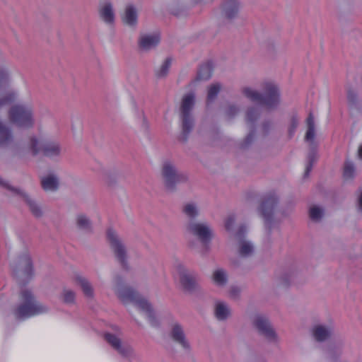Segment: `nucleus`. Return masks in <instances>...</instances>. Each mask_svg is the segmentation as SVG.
<instances>
[{
	"mask_svg": "<svg viewBox=\"0 0 362 362\" xmlns=\"http://www.w3.org/2000/svg\"><path fill=\"white\" fill-rule=\"evenodd\" d=\"M169 336L174 341L181 343V327L178 322L172 324Z\"/></svg>",
	"mask_w": 362,
	"mask_h": 362,
	"instance_id": "nucleus-36",
	"label": "nucleus"
},
{
	"mask_svg": "<svg viewBox=\"0 0 362 362\" xmlns=\"http://www.w3.org/2000/svg\"><path fill=\"white\" fill-rule=\"evenodd\" d=\"M239 8L238 0H224L221 5V16L228 21H232L238 16Z\"/></svg>",
	"mask_w": 362,
	"mask_h": 362,
	"instance_id": "nucleus-19",
	"label": "nucleus"
},
{
	"mask_svg": "<svg viewBox=\"0 0 362 362\" xmlns=\"http://www.w3.org/2000/svg\"><path fill=\"white\" fill-rule=\"evenodd\" d=\"M186 230L199 240L204 250H209L214 233L209 223L190 221L186 226Z\"/></svg>",
	"mask_w": 362,
	"mask_h": 362,
	"instance_id": "nucleus-6",
	"label": "nucleus"
},
{
	"mask_svg": "<svg viewBox=\"0 0 362 362\" xmlns=\"http://www.w3.org/2000/svg\"><path fill=\"white\" fill-rule=\"evenodd\" d=\"M358 209L362 211V191L358 200Z\"/></svg>",
	"mask_w": 362,
	"mask_h": 362,
	"instance_id": "nucleus-51",
	"label": "nucleus"
},
{
	"mask_svg": "<svg viewBox=\"0 0 362 362\" xmlns=\"http://www.w3.org/2000/svg\"><path fill=\"white\" fill-rule=\"evenodd\" d=\"M212 64L211 62H206L200 66L197 75V79L199 81H206L211 78L212 75Z\"/></svg>",
	"mask_w": 362,
	"mask_h": 362,
	"instance_id": "nucleus-31",
	"label": "nucleus"
},
{
	"mask_svg": "<svg viewBox=\"0 0 362 362\" xmlns=\"http://www.w3.org/2000/svg\"><path fill=\"white\" fill-rule=\"evenodd\" d=\"M251 322L257 332L268 342L277 344L279 341V337L267 315L255 313L251 317Z\"/></svg>",
	"mask_w": 362,
	"mask_h": 362,
	"instance_id": "nucleus-7",
	"label": "nucleus"
},
{
	"mask_svg": "<svg viewBox=\"0 0 362 362\" xmlns=\"http://www.w3.org/2000/svg\"><path fill=\"white\" fill-rule=\"evenodd\" d=\"M28 147L33 155L39 153L50 159H58L62 155V147L59 142L52 140L38 139L31 136Z\"/></svg>",
	"mask_w": 362,
	"mask_h": 362,
	"instance_id": "nucleus-4",
	"label": "nucleus"
},
{
	"mask_svg": "<svg viewBox=\"0 0 362 362\" xmlns=\"http://www.w3.org/2000/svg\"><path fill=\"white\" fill-rule=\"evenodd\" d=\"M75 282L76 285L81 288L86 297L88 298H93V288L88 279L80 275H77L75 278Z\"/></svg>",
	"mask_w": 362,
	"mask_h": 362,
	"instance_id": "nucleus-28",
	"label": "nucleus"
},
{
	"mask_svg": "<svg viewBox=\"0 0 362 362\" xmlns=\"http://www.w3.org/2000/svg\"><path fill=\"white\" fill-rule=\"evenodd\" d=\"M195 95L190 93L182 98V141L184 136L188 134L194 127V119L191 114L194 105Z\"/></svg>",
	"mask_w": 362,
	"mask_h": 362,
	"instance_id": "nucleus-11",
	"label": "nucleus"
},
{
	"mask_svg": "<svg viewBox=\"0 0 362 362\" xmlns=\"http://www.w3.org/2000/svg\"><path fill=\"white\" fill-rule=\"evenodd\" d=\"M347 100L350 105L355 106L357 104V94L352 88L347 90Z\"/></svg>",
	"mask_w": 362,
	"mask_h": 362,
	"instance_id": "nucleus-44",
	"label": "nucleus"
},
{
	"mask_svg": "<svg viewBox=\"0 0 362 362\" xmlns=\"http://www.w3.org/2000/svg\"><path fill=\"white\" fill-rule=\"evenodd\" d=\"M342 343L338 344H332L329 347V354L332 356L340 355L341 353Z\"/></svg>",
	"mask_w": 362,
	"mask_h": 362,
	"instance_id": "nucleus-49",
	"label": "nucleus"
},
{
	"mask_svg": "<svg viewBox=\"0 0 362 362\" xmlns=\"http://www.w3.org/2000/svg\"><path fill=\"white\" fill-rule=\"evenodd\" d=\"M0 185L5 187L14 192L16 194H19L21 196L25 202L27 203L29 209L32 214L36 218H40L43 215V211L40 207V206L36 203L34 200L30 199L25 192L23 191L11 187L8 183H6L2 178L0 177Z\"/></svg>",
	"mask_w": 362,
	"mask_h": 362,
	"instance_id": "nucleus-14",
	"label": "nucleus"
},
{
	"mask_svg": "<svg viewBox=\"0 0 362 362\" xmlns=\"http://www.w3.org/2000/svg\"><path fill=\"white\" fill-rule=\"evenodd\" d=\"M105 340L120 355L124 357H130L134 354L133 348L126 344H122L121 339L111 333L104 334Z\"/></svg>",
	"mask_w": 362,
	"mask_h": 362,
	"instance_id": "nucleus-13",
	"label": "nucleus"
},
{
	"mask_svg": "<svg viewBox=\"0 0 362 362\" xmlns=\"http://www.w3.org/2000/svg\"><path fill=\"white\" fill-rule=\"evenodd\" d=\"M114 291L118 298L124 304L132 303L138 308H145L147 306V300L134 288L127 285L123 279L119 276L115 279Z\"/></svg>",
	"mask_w": 362,
	"mask_h": 362,
	"instance_id": "nucleus-5",
	"label": "nucleus"
},
{
	"mask_svg": "<svg viewBox=\"0 0 362 362\" xmlns=\"http://www.w3.org/2000/svg\"><path fill=\"white\" fill-rule=\"evenodd\" d=\"M358 158L362 160V144L360 145L358 150Z\"/></svg>",
	"mask_w": 362,
	"mask_h": 362,
	"instance_id": "nucleus-52",
	"label": "nucleus"
},
{
	"mask_svg": "<svg viewBox=\"0 0 362 362\" xmlns=\"http://www.w3.org/2000/svg\"><path fill=\"white\" fill-rule=\"evenodd\" d=\"M21 304L14 310V315L18 320H25L34 315L45 313L49 310V308L37 301L28 289L21 291Z\"/></svg>",
	"mask_w": 362,
	"mask_h": 362,
	"instance_id": "nucleus-2",
	"label": "nucleus"
},
{
	"mask_svg": "<svg viewBox=\"0 0 362 362\" xmlns=\"http://www.w3.org/2000/svg\"><path fill=\"white\" fill-rule=\"evenodd\" d=\"M307 122V132L305 136V141L307 142L313 143L315 136V122L314 117L311 112L309 113V115L306 120Z\"/></svg>",
	"mask_w": 362,
	"mask_h": 362,
	"instance_id": "nucleus-32",
	"label": "nucleus"
},
{
	"mask_svg": "<svg viewBox=\"0 0 362 362\" xmlns=\"http://www.w3.org/2000/svg\"><path fill=\"white\" fill-rule=\"evenodd\" d=\"M299 119L296 116H293L291 119L290 126L288 128V135L290 137H292L294 134V132L298 125Z\"/></svg>",
	"mask_w": 362,
	"mask_h": 362,
	"instance_id": "nucleus-45",
	"label": "nucleus"
},
{
	"mask_svg": "<svg viewBox=\"0 0 362 362\" xmlns=\"http://www.w3.org/2000/svg\"><path fill=\"white\" fill-rule=\"evenodd\" d=\"M317 160V155L314 150L310 151L308 156V164L305 168L304 176L307 177L313 168L314 163Z\"/></svg>",
	"mask_w": 362,
	"mask_h": 362,
	"instance_id": "nucleus-40",
	"label": "nucleus"
},
{
	"mask_svg": "<svg viewBox=\"0 0 362 362\" xmlns=\"http://www.w3.org/2000/svg\"><path fill=\"white\" fill-rule=\"evenodd\" d=\"M240 111V109L238 106L235 105H228L227 108L226 109V115L229 118L233 117L236 115Z\"/></svg>",
	"mask_w": 362,
	"mask_h": 362,
	"instance_id": "nucleus-47",
	"label": "nucleus"
},
{
	"mask_svg": "<svg viewBox=\"0 0 362 362\" xmlns=\"http://www.w3.org/2000/svg\"><path fill=\"white\" fill-rule=\"evenodd\" d=\"M215 272H221V270H216Z\"/></svg>",
	"mask_w": 362,
	"mask_h": 362,
	"instance_id": "nucleus-54",
	"label": "nucleus"
},
{
	"mask_svg": "<svg viewBox=\"0 0 362 362\" xmlns=\"http://www.w3.org/2000/svg\"><path fill=\"white\" fill-rule=\"evenodd\" d=\"M333 331L331 325H316L313 328V334L315 340L322 341L329 338Z\"/></svg>",
	"mask_w": 362,
	"mask_h": 362,
	"instance_id": "nucleus-22",
	"label": "nucleus"
},
{
	"mask_svg": "<svg viewBox=\"0 0 362 362\" xmlns=\"http://www.w3.org/2000/svg\"><path fill=\"white\" fill-rule=\"evenodd\" d=\"M9 121L22 129H31L35 124L33 107L30 104H18L8 110Z\"/></svg>",
	"mask_w": 362,
	"mask_h": 362,
	"instance_id": "nucleus-3",
	"label": "nucleus"
},
{
	"mask_svg": "<svg viewBox=\"0 0 362 362\" xmlns=\"http://www.w3.org/2000/svg\"><path fill=\"white\" fill-rule=\"evenodd\" d=\"M21 274H23V276H28L29 273H26V272H24V273H21Z\"/></svg>",
	"mask_w": 362,
	"mask_h": 362,
	"instance_id": "nucleus-53",
	"label": "nucleus"
},
{
	"mask_svg": "<svg viewBox=\"0 0 362 362\" xmlns=\"http://www.w3.org/2000/svg\"><path fill=\"white\" fill-rule=\"evenodd\" d=\"M279 202V199L274 193L264 196L259 208L260 215L264 218V226L268 235L272 233L274 223V210Z\"/></svg>",
	"mask_w": 362,
	"mask_h": 362,
	"instance_id": "nucleus-9",
	"label": "nucleus"
},
{
	"mask_svg": "<svg viewBox=\"0 0 362 362\" xmlns=\"http://www.w3.org/2000/svg\"><path fill=\"white\" fill-rule=\"evenodd\" d=\"M246 227L240 226L235 233V238L238 241V252L242 257H249L254 252L253 245L245 239Z\"/></svg>",
	"mask_w": 362,
	"mask_h": 362,
	"instance_id": "nucleus-15",
	"label": "nucleus"
},
{
	"mask_svg": "<svg viewBox=\"0 0 362 362\" xmlns=\"http://www.w3.org/2000/svg\"><path fill=\"white\" fill-rule=\"evenodd\" d=\"M180 0H168V6L170 11L174 15H178Z\"/></svg>",
	"mask_w": 362,
	"mask_h": 362,
	"instance_id": "nucleus-43",
	"label": "nucleus"
},
{
	"mask_svg": "<svg viewBox=\"0 0 362 362\" xmlns=\"http://www.w3.org/2000/svg\"><path fill=\"white\" fill-rule=\"evenodd\" d=\"M173 59L170 57L165 58L160 66L154 69V75L157 79H163L169 74Z\"/></svg>",
	"mask_w": 362,
	"mask_h": 362,
	"instance_id": "nucleus-29",
	"label": "nucleus"
},
{
	"mask_svg": "<svg viewBox=\"0 0 362 362\" xmlns=\"http://www.w3.org/2000/svg\"><path fill=\"white\" fill-rule=\"evenodd\" d=\"M182 212L191 221H194L199 214V209L197 203L193 202H187L182 207Z\"/></svg>",
	"mask_w": 362,
	"mask_h": 362,
	"instance_id": "nucleus-30",
	"label": "nucleus"
},
{
	"mask_svg": "<svg viewBox=\"0 0 362 362\" xmlns=\"http://www.w3.org/2000/svg\"><path fill=\"white\" fill-rule=\"evenodd\" d=\"M160 177L166 192L173 193L177 189L180 177L178 169L173 162L170 160L163 162L160 168Z\"/></svg>",
	"mask_w": 362,
	"mask_h": 362,
	"instance_id": "nucleus-8",
	"label": "nucleus"
},
{
	"mask_svg": "<svg viewBox=\"0 0 362 362\" xmlns=\"http://www.w3.org/2000/svg\"><path fill=\"white\" fill-rule=\"evenodd\" d=\"M272 127V122L265 120L262 123L261 125V133L263 136H267Z\"/></svg>",
	"mask_w": 362,
	"mask_h": 362,
	"instance_id": "nucleus-48",
	"label": "nucleus"
},
{
	"mask_svg": "<svg viewBox=\"0 0 362 362\" xmlns=\"http://www.w3.org/2000/svg\"><path fill=\"white\" fill-rule=\"evenodd\" d=\"M213 314L218 322H226L232 317V308L226 301L216 300L213 305Z\"/></svg>",
	"mask_w": 362,
	"mask_h": 362,
	"instance_id": "nucleus-17",
	"label": "nucleus"
},
{
	"mask_svg": "<svg viewBox=\"0 0 362 362\" xmlns=\"http://www.w3.org/2000/svg\"><path fill=\"white\" fill-rule=\"evenodd\" d=\"M141 310L147 317L150 324L153 327H157L159 325V321L155 315L153 310L151 308V304L147 301V306L145 308H139Z\"/></svg>",
	"mask_w": 362,
	"mask_h": 362,
	"instance_id": "nucleus-33",
	"label": "nucleus"
},
{
	"mask_svg": "<svg viewBox=\"0 0 362 362\" xmlns=\"http://www.w3.org/2000/svg\"><path fill=\"white\" fill-rule=\"evenodd\" d=\"M13 135L11 129L5 123L0 121V145L8 146L12 143Z\"/></svg>",
	"mask_w": 362,
	"mask_h": 362,
	"instance_id": "nucleus-26",
	"label": "nucleus"
},
{
	"mask_svg": "<svg viewBox=\"0 0 362 362\" xmlns=\"http://www.w3.org/2000/svg\"><path fill=\"white\" fill-rule=\"evenodd\" d=\"M260 114L261 110L257 107L252 106L247 108L245 119L247 124L250 125V132L241 144V148H246L253 142L255 136V123L259 119Z\"/></svg>",
	"mask_w": 362,
	"mask_h": 362,
	"instance_id": "nucleus-12",
	"label": "nucleus"
},
{
	"mask_svg": "<svg viewBox=\"0 0 362 362\" xmlns=\"http://www.w3.org/2000/svg\"><path fill=\"white\" fill-rule=\"evenodd\" d=\"M221 86L219 83L211 85L208 90L207 100L208 101H213L218 95Z\"/></svg>",
	"mask_w": 362,
	"mask_h": 362,
	"instance_id": "nucleus-41",
	"label": "nucleus"
},
{
	"mask_svg": "<svg viewBox=\"0 0 362 362\" xmlns=\"http://www.w3.org/2000/svg\"><path fill=\"white\" fill-rule=\"evenodd\" d=\"M211 279L218 286H223L226 284L228 278L226 273H214Z\"/></svg>",
	"mask_w": 362,
	"mask_h": 362,
	"instance_id": "nucleus-39",
	"label": "nucleus"
},
{
	"mask_svg": "<svg viewBox=\"0 0 362 362\" xmlns=\"http://www.w3.org/2000/svg\"><path fill=\"white\" fill-rule=\"evenodd\" d=\"M183 354L186 358L194 361V356L192 353L190 345L189 342L182 337V355Z\"/></svg>",
	"mask_w": 362,
	"mask_h": 362,
	"instance_id": "nucleus-42",
	"label": "nucleus"
},
{
	"mask_svg": "<svg viewBox=\"0 0 362 362\" xmlns=\"http://www.w3.org/2000/svg\"><path fill=\"white\" fill-rule=\"evenodd\" d=\"M262 92L250 86H243L240 93L249 100L257 103L268 110L276 109L281 103L279 87L272 82H264L262 85Z\"/></svg>",
	"mask_w": 362,
	"mask_h": 362,
	"instance_id": "nucleus-1",
	"label": "nucleus"
},
{
	"mask_svg": "<svg viewBox=\"0 0 362 362\" xmlns=\"http://www.w3.org/2000/svg\"><path fill=\"white\" fill-rule=\"evenodd\" d=\"M323 214V209L319 206H313L310 208L309 216L313 221H320L322 218Z\"/></svg>",
	"mask_w": 362,
	"mask_h": 362,
	"instance_id": "nucleus-38",
	"label": "nucleus"
},
{
	"mask_svg": "<svg viewBox=\"0 0 362 362\" xmlns=\"http://www.w3.org/2000/svg\"><path fill=\"white\" fill-rule=\"evenodd\" d=\"M9 80V71L6 68H0V109L15 100L16 94L13 92L3 93Z\"/></svg>",
	"mask_w": 362,
	"mask_h": 362,
	"instance_id": "nucleus-16",
	"label": "nucleus"
},
{
	"mask_svg": "<svg viewBox=\"0 0 362 362\" xmlns=\"http://www.w3.org/2000/svg\"><path fill=\"white\" fill-rule=\"evenodd\" d=\"M122 20L124 23L130 27H135L138 21V12L133 5H127L122 16Z\"/></svg>",
	"mask_w": 362,
	"mask_h": 362,
	"instance_id": "nucleus-21",
	"label": "nucleus"
},
{
	"mask_svg": "<svg viewBox=\"0 0 362 362\" xmlns=\"http://www.w3.org/2000/svg\"><path fill=\"white\" fill-rule=\"evenodd\" d=\"M100 18L106 24L111 25L115 21V13L111 3L105 2L98 9Z\"/></svg>",
	"mask_w": 362,
	"mask_h": 362,
	"instance_id": "nucleus-20",
	"label": "nucleus"
},
{
	"mask_svg": "<svg viewBox=\"0 0 362 362\" xmlns=\"http://www.w3.org/2000/svg\"><path fill=\"white\" fill-rule=\"evenodd\" d=\"M235 222L234 214H230L225 220L224 226L226 230L231 231Z\"/></svg>",
	"mask_w": 362,
	"mask_h": 362,
	"instance_id": "nucleus-46",
	"label": "nucleus"
},
{
	"mask_svg": "<svg viewBox=\"0 0 362 362\" xmlns=\"http://www.w3.org/2000/svg\"><path fill=\"white\" fill-rule=\"evenodd\" d=\"M302 273H281L279 279V284L283 286H288L293 284H302L300 281Z\"/></svg>",
	"mask_w": 362,
	"mask_h": 362,
	"instance_id": "nucleus-24",
	"label": "nucleus"
},
{
	"mask_svg": "<svg viewBox=\"0 0 362 362\" xmlns=\"http://www.w3.org/2000/svg\"><path fill=\"white\" fill-rule=\"evenodd\" d=\"M60 298L63 303L69 305L75 303L76 293L68 288H64L60 295Z\"/></svg>",
	"mask_w": 362,
	"mask_h": 362,
	"instance_id": "nucleus-35",
	"label": "nucleus"
},
{
	"mask_svg": "<svg viewBox=\"0 0 362 362\" xmlns=\"http://www.w3.org/2000/svg\"><path fill=\"white\" fill-rule=\"evenodd\" d=\"M196 286L197 281L191 275L182 276V288L192 291L194 289Z\"/></svg>",
	"mask_w": 362,
	"mask_h": 362,
	"instance_id": "nucleus-37",
	"label": "nucleus"
},
{
	"mask_svg": "<svg viewBox=\"0 0 362 362\" xmlns=\"http://www.w3.org/2000/svg\"><path fill=\"white\" fill-rule=\"evenodd\" d=\"M159 42V35L156 33H141L138 38V47L141 52H147L156 47Z\"/></svg>",
	"mask_w": 362,
	"mask_h": 362,
	"instance_id": "nucleus-18",
	"label": "nucleus"
},
{
	"mask_svg": "<svg viewBox=\"0 0 362 362\" xmlns=\"http://www.w3.org/2000/svg\"><path fill=\"white\" fill-rule=\"evenodd\" d=\"M356 168L354 163L346 160L344 164L343 176L346 180L353 179L355 175Z\"/></svg>",
	"mask_w": 362,
	"mask_h": 362,
	"instance_id": "nucleus-34",
	"label": "nucleus"
},
{
	"mask_svg": "<svg viewBox=\"0 0 362 362\" xmlns=\"http://www.w3.org/2000/svg\"><path fill=\"white\" fill-rule=\"evenodd\" d=\"M41 186L45 191H56L59 187V178L54 174L45 176L41 179Z\"/></svg>",
	"mask_w": 362,
	"mask_h": 362,
	"instance_id": "nucleus-25",
	"label": "nucleus"
},
{
	"mask_svg": "<svg viewBox=\"0 0 362 362\" xmlns=\"http://www.w3.org/2000/svg\"><path fill=\"white\" fill-rule=\"evenodd\" d=\"M110 247L123 269H127V249L124 240L112 229L107 231Z\"/></svg>",
	"mask_w": 362,
	"mask_h": 362,
	"instance_id": "nucleus-10",
	"label": "nucleus"
},
{
	"mask_svg": "<svg viewBox=\"0 0 362 362\" xmlns=\"http://www.w3.org/2000/svg\"><path fill=\"white\" fill-rule=\"evenodd\" d=\"M17 268L21 272H32L35 267L30 255L25 252L18 257Z\"/></svg>",
	"mask_w": 362,
	"mask_h": 362,
	"instance_id": "nucleus-23",
	"label": "nucleus"
},
{
	"mask_svg": "<svg viewBox=\"0 0 362 362\" xmlns=\"http://www.w3.org/2000/svg\"><path fill=\"white\" fill-rule=\"evenodd\" d=\"M240 293V290L238 288H232L230 289V295L233 298H237L238 297Z\"/></svg>",
	"mask_w": 362,
	"mask_h": 362,
	"instance_id": "nucleus-50",
	"label": "nucleus"
},
{
	"mask_svg": "<svg viewBox=\"0 0 362 362\" xmlns=\"http://www.w3.org/2000/svg\"><path fill=\"white\" fill-rule=\"evenodd\" d=\"M76 228L83 233H91L93 224L90 218L85 214H78L76 217Z\"/></svg>",
	"mask_w": 362,
	"mask_h": 362,
	"instance_id": "nucleus-27",
	"label": "nucleus"
}]
</instances>
